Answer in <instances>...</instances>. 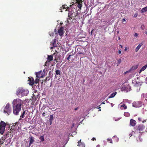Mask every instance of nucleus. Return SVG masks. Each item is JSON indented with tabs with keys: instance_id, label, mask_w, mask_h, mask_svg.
<instances>
[{
	"instance_id": "1",
	"label": "nucleus",
	"mask_w": 147,
	"mask_h": 147,
	"mask_svg": "<svg viewBox=\"0 0 147 147\" xmlns=\"http://www.w3.org/2000/svg\"><path fill=\"white\" fill-rule=\"evenodd\" d=\"M13 112L14 115H17L21 110V106L22 104V100L19 99H14L13 102Z\"/></svg>"
},
{
	"instance_id": "2",
	"label": "nucleus",
	"mask_w": 147,
	"mask_h": 147,
	"mask_svg": "<svg viewBox=\"0 0 147 147\" xmlns=\"http://www.w3.org/2000/svg\"><path fill=\"white\" fill-rule=\"evenodd\" d=\"M29 91L27 89L23 88H19L17 90L16 94L19 97H22L25 96H27L28 94Z\"/></svg>"
},
{
	"instance_id": "3",
	"label": "nucleus",
	"mask_w": 147,
	"mask_h": 147,
	"mask_svg": "<svg viewBox=\"0 0 147 147\" xmlns=\"http://www.w3.org/2000/svg\"><path fill=\"white\" fill-rule=\"evenodd\" d=\"M11 109L9 103L6 104L4 109V112L9 115L11 112Z\"/></svg>"
},
{
	"instance_id": "4",
	"label": "nucleus",
	"mask_w": 147,
	"mask_h": 147,
	"mask_svg": "<svg viewBox=\"0 0 147 147\" xmlns=\"http://www.w3.org/2000/svg\"><path fill=\"white\" fill-rule=\"evenodd\" d=\"M6 125L4 121H1L0 122V133L1 134H3L4 132Z\"/></svg>"
},
{
	"instance_id": "5",
	"label": "nucleus",
	"mask_w": 147,
	"mask_h": 147,
	"mask_svg": "<svg viewBox=\"0 0 147 147\" xmlns=\"http://www.w3.org/2000/svg\"><path fill=\"white\" fill-rule=\"evenodd\" d=\"M131 87L129 86H124L121 88V90L122 91H124L127 92L128 91H129Z\"/></svg>"
},
{
	"instance_id": "6",
	"label": "nucleus",
	"mask_w": 147,
	"mask_h": 147,
	"mask_svg": "<svg viewBox=\"0 0 147 147\" xmlns=\"http://www.w3.org/2000/svg\"><path fill=\"white\" fill-rule=\"evenodd\" d=\"M58 52L57 51H56L55 52L53 55V56L54 57H55L54 61H56V62H59V57L58 58L57 57V56L58 54Z\"/></svg>"
},
{
	"instance_id": "7",
	"label": "nucleus",
	"mask_w": 147,
	"mask_h": 147,
	"mask_svg": "<svg viewBox=\"0 0 147 147\" xmlns=\"http://www.w3.org/2000/svg\"><path fill=\"white\" fill-rule=\"evenodd\" d=\"M63 29V27H61L58 30V32L60 36H62L63 35L64 32Z\"/></svg>"
},
{
	"instance_id": "8",
	"label": "nucleus",
	"mask_w": 147,
	"mask_h": 147,
	"mask_svg": "<svg viewBox=\"0 0 147 147\" xmlns=\"http://www.w3.org/2000/svg\"><path fill=\"white\" fill-rule=\"evenodd\" d=\"M51 44L53 46V47L51 48V49L53 48V47H55L57 46V45L56 44V39H54L53 40L52 42H51Z\"/></svg>"
},
{
	"instance_id": "9",
	"label": "nucleus",
	"mask_w": 147,
	"mask_h": 147,
	"mask_svg": "<svg viewBox=\"0 0 147 147\" xmlns=\"http://www.w3.org/2000/svg\"><path fill=\"white\" fill-rule=\"evenodd\" d=\"M42 73L41 71H40L38 72H36V76L37 78L40 79L41 78L43 77Z\"/></svg>"
},
{
	"instance_id": "10",
	"label": "nucleus",
	"mask_w": 147,
	"mask_h": 147,
	"mask_svg": "<svg viewBox=\"0 0 147 147\" xmlns=\"http://www.w3.org/2000/svg\"><path fill=\"white\" fill-rule=\"evenodd\" d=\"M30 142L29 144V147H30L31 145L34 142V138L32 136H31L29 137Z\"/></svg>"
},
{
	"instance_id": "11",
	"label": "nucleus",
	"mask_w": 147,
	"mask_h": 147,
	"mask_svg": "<svg viewBox=\"0 0 147 147\" xmlns=\"http://www.w3.org/2000/svg\"><path fill=\"white\" fill-rule=\"evenodd\" d=\"M136 123V121L133 119H131L130 120V124L131 126H134Z\"/></svg>"
},
{
	"instance_id": "12",
	"label": "nucleus",
	"mask_w": 147,
	"mask_h": 147,
	"mask_svg": "<svg viewBox=\"0 0 147 147\" xmlns=\"http://www.w3.org/2000/svg\"><path fill=\"white\" fill-rule=\"evenodd\" d=\"M143 45V43L142 42H141L138 45V46L135 49V51L136 52H138L140 49V48Z\"/></svg>"
},
{
	"instance_id": "13",
	"label": "nucleus",
	"mask_w": 147,
	"mask_h": 147,
	"mask_svg": "<svg viewBox=\"0 0 147 147\" xmlns=\"http://www.w3.org/2000/svg\"><path fill=\"white\" fill-rule=\"evenodd\" d=\"M53 56L52 55H48L47 58V59L49 62H50L53 61Z\"/></svg>"
},
{
	"instance_id": "14",
	"label": "nucleus",
	"mask_w": 147,
	"mask_h": 147,
	"mask_svg": "<svg viewBox=\"0 0 147 147\" xmlns=\"http://www.w3.org/2000/svg\"><path fill=\"white\" fill-rule=\"evenodd\" d=\"M29 81V84L31 86L33 85L34 83V80L33 78H32L29 79L28 80Z\"/></svg>"
},
{
	"instance_id": "15",
	"label": "nucleus",
	"mask_w": 147,
	"mask_h": 147,
	"mask_svg": "<svg viewBox=\"0 0 147 147\" xmlns=\"http://www.w3.org/2000/svg\"><path fill=\"white\" fill-rule=\"evenodd\" d=\"M74 18L72 17H69L67 19V23L68 24H70L73 21Z\"/></svg>"
},
{
	"instance_id": "16",
	"label": "nucleus",
	"mask_w": 147,
	"mask_h": 147,
	"mask_svg": "<svg viewBox=\"0 0 147 147\" xmlns=\"http://www.w3.org/2000/svg\"><path fill=\"white\" fill-rule=\"evenodd\" d=\"M69 11L68 13L69 17H72L73 16L74 12L72 10L71 11Z\"/></svg>"
},
{
	"instance_id": "17",
	"label": "nucleus",
	"mask_w": 147,
	"mask_h": 147,
	"mask_svg": "<svg viewBox=\"0 0 147 147\" xmlns=\"http://www.w3.org/2000/svg\"><path fill=\"white\" fill-rule=\"evenodd\" d=\"M66 8H67V9H69V7H67L66 5H63L62 7H61V9H60V10H61L62 9H66Z\"/></svg>"
},
{
	"instance_id": "18",
	"label": "nucleus",
	"mask_w": 147,
	"mask_h": 147,
	"mask_svg": "<svg viewBox=\"0 0 147 147\" xmlns=\"http://www.w3.org/2000/svg\"><path fill=\"white\" fill-rule=\"evenodd\" d=\"M55 71L56 74L57 75H61V72L59 69H56Z\"/></svg>"
},
{
	"instance_id": "19",
	"label": "nucleus",
	"mask_w": 147,
	"mask_h": 147,
	"mask_svg": "<svg viewBox=\"0 0 147 147\" xmlns=\"http://www.w3.org/2000/svg\"><path fill=\"white\" fill-rule=\"evenodd\" d=\"M144 128V127L142 125H139L138 126V129L139 131H142Z\"/></svg>"
},
{
	"instance_id": "20",
	"label": "nucleus",
	"mask_w": 147,
	"mask_h": 147,
	"mask_svg": "<svg viewBox=\"0 0 147 147\" xmlns=\"http://www.w3.org/2000/svg\"><path fill=\"white\" fill-rule=\"evenodd\" d=\"M117 92H113V93H112L110 95V96H109V98H111L114 97L116 95V94H117Z\"/></svg>"
},
{
	"instance_id": "21",
	"label": "nucleus",
	"mask_w": 147,
	"mask_h": 147,
	"mask_svg": "<svg viewBox=\"0 0 147 147\" xmlns=\"http://www.w3.org/2000/svg\"><path fill=\"white\" fill-rule=\"evenodd\" d=\"M78 146H80V147H85V146L84 143H79L78 145Z\"/></svg>"
},
{
	"instance_id": "22",
	"label": "nucleus",
	"mask_w": 147,
	"mask_h": 147,
	"mask_svg": "<svg viewBox=\"0 0 147 147\" xmlns=\"http://www.w3.org/2000/svg\"><path fill=\"white\" fill-rule=\"evenodd\" d=\"M146 66L145 65V66H143L141 69H140L139 73H141L142 71H144V70L146 68Z\"/></svg>"
},
{
	"instance_id": "23",
	"label": "nucleus",
	"mask_w": 147,
	"mask_h": 147,
	"mask_svg": "<svg viewBox=\"0 0 147 147\" xmlns=\"http://www.w3.org/2000/svg\"><path fill=\"white\" fill-rule=\"evenodd\" d=\"M26 112V111H23V113L20 116V119H22L24 117V115Z\"/></svg>"
},
{
	"instance_id": "24",
	"label": "nucleus",
	"mask_w": 147,
	"mask_h": 147,
	"mask_svg": "<svg viewBox=\"0 0 147 147\" xmlns=\"http://www.w3.org/2000/svg\"><path fill=\"white\" fill-rule=\"evenodd\" d=\"M133 106L135 107H138V105L137 104V102H134L133 103Z\"/></svg>"
},
{
	"instance_id": "25",
	"label": "nucleus",
	"mask_w": 147,
	"mask_h": 147,
	"mask_svg": "<svg viewBox=\"0 0 147 147\" xmlns=\"http://www.w3.org/2000/svg\"><path fill=\"white\" fill-rule=\"evenodd\" d=\"M142 12H145L147 11V7L143 8L142 9Z\"/></svg>"
},
{
	"instance_id": "26",
	"label": "nucleus",
	"mask_w": 147,
	"mask_h": 147,
	"mask_svg": "<svg viewBox=\"0 0 147 147\" xmlns=\"http://www.w3.org/2000/svg\"><path fill=\"white\" fill-rule=\"evenodd\" d=\"M39 139L40 140L41 142H43L44 140V137L43 136H40Z\"/></svg>"
},
{
	"instance_id": "27",
	"label": "nucleus",
	"mask_w": 147,
	"mask_h": 147,
	"mask_svg": "<svg viewBox=\"0 0 147 147\" xmlns=\"http://www.w3.org/2000/svg\"><path fill=\"white\" fill-rule=\"evenodd\" d=\"M53 118V115H51L50 116L49 121H52Z\"/></svg>"
},
{
	"instance_id": "28",
	"label": "nucleus",
	"mask_w": 147,
	"mask_h": 147,
	"mask_svg": "<svg viewBox=\"0 0 147 147\" xmlns=\"http://www.w3.org/2000/svg\"><path fill=\"white\" fill-rule=\"evenodd\" d=\"M38 78H36L35 79V80L34 81V83L37 84V83H38L39 80Z\"/></svg>"
},
{
	"instance_id": "29",
	"label": "nucleus",
	"mask_w": 147,
	"mask_h": 147,
	"mask_svg": "<svg viewBox=\"0 0 147 147\" xmlns=\"http://www.w3.org/2000/svg\"><path fill=\"white\" fill-rule=\"evenodd\" d=\"M121 107H123L124 109H126L127 108V107L125 104H123L121 105Z\"/></svg>"
},
{
	"instance_id": "30",
	"label": "nucleus",
	"mask_w": 147,
	"mask_h": 147,
	"mask_svg": "<svg viewBox=\"0 0 147 147\" xmlns=\"http://www.w3.org/2000/svg\"><path fill=\"white\" fill-rule=\"evenodd\" d=\"M107 140L109 142L111 143H113V141L112 139L111 138H108L107 139Z\"/></svg>"
},
{
	"instance_id": "31",
	"label": "nucleus",
	"mask_w": 147,
	"mask_h": 147,
	"mask_svg": "<svg viewBox=\"0 0 147 147\" xmlns=\"http://www.w3.org/2000/svg\"><path fill=\"white\" fill-rule=\"evenodd\" d=\"M82 5L80 3H79L78 5V7L80 9H81V8L82 7Z\"/></svg>"
},
{
	"instance_id": "32",
	"label": "nucleus",
	"mask_w": 147,
	"mask_h": 147,
	"mask_svg": "<svg viewBox=\"0 0 147 147\" xmlns=\"http://www.w3.org/2000/svg\"><path fill=\"white\" fill-rule=\"evenodd\" d=\"M144 27H145V26H144V24H142V25L141 26V27H140L141 28V29L142 30H144Z\"/></svg>"
},
{
	"instance_id": "33",
	"label": "nucleus",
	"mask_w": 147,
	"mask_h": 147,
	"mask_svg": "<svg viewBox=\"0 0 147 147\" xmlns=\"http://www.w3.org/2000/svg\"><path fill=\"white\" fill-rule=\"evenodd\" d=\"M121 59H120L118 61V62H117L118 65L120 63H121Z\"/></svg>"
},
{
	"instance_id": "34",
	"label": "nucleus",
	"mask_w": 147,
	"mask_h": 147,
	"mask_svg": "<svg viewBox=\"0 0 147 147\" xmlns=\"http://www.w3.org/2000/svg\"><path fill=\"white\" fill-rule=\"evenodd\" d=\"M78 14V11H76V13H74V16H73L74 17H76Z\"/></svg>"
},
{
	"instance_id": "35",
	"label": "nucleus",
	"mask_w": 147,
	"mask_h": 147,
	"mask_svg": "<svg viewBox=\"0 0 147 147\" xmlns=\"http://www.w3.org/2000/svg\"><path fill=\"white\" fill-rule=\"evenodd\" d=\"M114 137V138H116L117 141H118V140H119V139H118V138H117V136H114V137Z\"/></svg>"
},
{
	"instance_id": "36",
	"label": "nucleus",
	"mask_w": 147,
	"mask_h": 147,
	"mask_svg": "<svg viewBox=\"0 0 147 147\" xmlns=\"http://www.w3.org/2000/svg\"><path fill=\"white\" fill-rule=\"evenodd\" d=\"M138 36V34L137 33H135L134 34V36L135 37H137Z\"/></svg>"
},
{
	"instance_id": "37",
	"label": "nucleus",
	"mask_w": 147,
	"mask_h": 147,
	"mask_svg": "<svg viewBox=\"0 0 147 147\" xmlns=\"http://www.w3.org/2000/svg\"><path fill=\"white\" fill-rule=\"evenodd\" d=\"M71 56V55H69V56H68V57H67V60L69 59L70 57Z\"/></svg>"
},
{
	"instance_id": "38",
	"label": "nucleus",
	"mask_w": 147,
	"mask_h": 147,
	"mask_svg": "<svg viewBox=\"0 0 147 147\" xmlns=\"http://www.w3.org/2000/svg\"><path fill=\"white\" fill-rule=\"evenodd\" d=\"M81 140H80L78 142V143H84L83 142H81Z\"/></svg>"
},
{
	"instance_id": "39",
	"label": "nucleus",
	"mask_w": 147,
	"mask_h": 147,
	"mask_svg": "<svg viewBox=\"0 0 147 147\" xmlns=\"http://www.w3.org/2000/svg\"><path fill=\"white\" fill-rule=\"evenodd\" d=\"M4 143V142L2 141V142L1 141H0V144L1 145L3 143Z\"/></svg>"
},
{
	"instance_id": "40",
	"label": "nucleus",
	"mask_w": 147,
	"mask_h": 147,
	"mask_svg": "<svg viewBox=\"0 0 147 147\" xmlns=\"http://www.w3.org/2000/svg\"><path fill=\"white\" fill-rule=\"evenodd\" d=\"M93 30H94V29H93L90 32V34L91 35H92V32H93Z\"/></svg>"
},
{
	"instance_id": "41",
	"label": "nucleus",
	"mask_w": 147,
	"mask_h": 147,
	"mask_svg": "<svg viewBox=\"0 0 147 147\" xmlns=\"http://www.w3.org/2000/svg\"><path fill=\"white\" fill-rule=\"evenodd\" d=\"M133 68H134V69H136L137 68V67H132L131 68V69H132Z\"/></svg>"
},
{
	"instance_id": "42",
	"label": "nucleus",
	"mask_w": 147,
	"mask_h": 147,
	"mask_svg": "<svg viewBox=\"0 0 147 147\" xmlns=\"http://www.w3.org/2000/svg\"><path fill=\"white\" fill-rule=\"evenodd\" d=\"M45 112H43L42 114V115L43 116V117H45Z\"/></svg>"
},
{
	"instance_id": "43",
	"label": "nucleus",
	"mask_w": 147,
	"mask_h": 147,
	"mask_svg": "<svg viewBox=\"0 0 147 147\" xmlns=\"http://www.w3.org/2000/svg\"><path fill=\"white\" fill-rule=\"evenodd\" d=\"M138 120L140 121H141V118H140V117H138Z\"/></svg>"
},
{
	"instance_id": "44",
	"label": "nucleus",
	"mask_w": 147,
	"mask_h": 147,
	"mask_svg": "<svg viewBox=\"0 0 147 147\" xmlns=\"http://www.w3.org/2000/svg\"><path fill=\"white\" fill-rule=\"evenodd\" d=\"M92 140L93 141L95 140H96V138H92Z\"/></svg>"
},
{
	"instance_id": "45",
	"label": "nucleus",
	"mask_w": 147,
	"mask_h": 147,
	"mask_svg": "<svg viewBox=\"0 0 147 147\" xmlns=\"http://www.w3.org/2000/svg\"><path fill=\"white\" fill-rule=\"evenodd\" d=\"M137 16H138V14H135V15H134V17H137Z\"/></svg>"
},
{
	"instance_id": "46",
	"label": "nucleus",
	"mask_w": 147,
	"mask_h": 147,
	"mask_svg": "<svg viewBox=\"0 0 147 147\" xmlns=\"http://www.w3.org/2000/svg\"><path fill=\"white\" fill-rule=\"evenodd\" d=\"M118 53L119 54H120L121 53V51L120 50H119L118 51Z\"/></svg>"
},
{
	"instance_id": "47",
	"label": "nucleus",
	"mask_w": 147,
	"mask_h": 147,
	"mask_svg": "<svg viewBox=\"0 0 147 147\" xmlns=\"http://www.w3.org/2000/svg\"><path fill=\"white\" fill-rule=\"evenodd\" d=\"M127 50V47H125V49H124V50L125 51H126Z\"/></svg>"
},
{
	"instance_id": "48",
	"label": "nucleus",
	"mask_w": 147,
	"mask_h": 147,
	"mask_svg": "<svg viewBox=\"0 0 147 147\" xmlns=\"http://www.w3.org/2000/svg\"><path fill=\"white\" fill-rule=\"evenodd\" d=\"M122 21H123V22H125L126 21V20L124 18H123V19H122Z\"/></svg>"
},
{
	"instance_id": "49",
	"label": "nucleus",
	"mask_w": 147,
	"mask_h": 147,
	"mask_svg": "<svg viewBox=\"0 0 147 147\" xmlns=\"http://www.w3.org/2000/svg\"><path fill=\"white\" fill-rule=\"evenodd\" d=\"M100 108H101V107H100V106H98L97 107V109H100Z\"/></svg>"
},
{
	"instance_id": "50",
	"label": "nucleus",
	"mask_w": 147,
	"mask_h": 147,
	"mask_svg": "<svg viewBox=\"0 0 147 147\" xmlns=\"http://www.w3.org/2000/svg\"><path fill=\"white\" fill-rule=\"evenodd\" d=\"M52 121H49L50 125H51L52 124Z\"/></svg>"
},
{
	"instance_id": "51",
	"label": "nucleus",
	"mask_w": 147,
	"mask_h": 147,
	"mask_svg": "<svg viewBox=\"0 0 147 147\" xmlns=\"http://www.w3.org/2000/svg\"><path fill=\"white\" fill-rule=\"evenodd\" d=\"M119 46H120V47H121V48H123V46H122L121 45H119Z\"/></svg>"
},
{
	"instance_id": "52",
	"label": "nucleus",
	"mask_w": 147,
	"mask_h": 147,
	"mask_svg": "<svg viewBox=\"0 0 147 147\" xmlns=\"http://www.w3.org/2000/svg\"><path fill=\"white\" fill-rule=\"evenodd\" d=\"M48 63L47 61H46V62H45V66H47V63Z\"/></svg>"
},
{
	"instance_id": "53",
	"label": "nucleus",
	"mask_w": 147,
	"mask_h": 147,
	"mask_svg": "<svg viewBox=\"0 0 147 147\" xmlns=\"http://www.w3.org/2000/svg\"><path fill=\"white\" fill-rule=\"evenodd\" d=\"M102 104H105V103L104 102H103L101 104V105Z\"/></svg>"
},
{
	"instance_id": "54",
	"label": "nucleus",
	"mask_w": 147,
	"mask_h": 147,
	"mask_svg": "<svg viewBox=\"0 0 147 147\" xmlns=\"http://www.w3.org/2000/svg\"><path fill=\"white\" fill-rule=\"evenodd\" d=\"M47 78H46V79H45V82H46V81H47Z\"/></svg>"
},
{
	"instance_id": "55",
	"label": "nucleus",
	"mask_w": 147,
	"mask_h": 147,
	"mask_svg": "<svg viewBox=\"0 0 147 147\" xmlns=\"http://www.w3.org/2000/svg\"><path fill=\"white\" fill-rule=\"evenodd\" d=\"M128 72V71H126L125 72V74H126V73H127Z\"/></svg>"
},
{
	"instance_id": "56",
	"label": "nucleus",
	"mask_w": 147,
	"mask_h": 147,
	"mask_svg": "<svg viewBox=\"0 0 147 147\" xmlns=\"http://www.w3.org/2000/svg\"><path fill=\"white\" fill-rule=\"evenodd\" d=\"M77 109H78V108H75L74 109L75 111H76Z\"/></svg>"
},
{
	"instance_id": "57",
	"label": "nucleus",
	"mask_w": 147,
	"mask_h": 147,
	"mask_svg": "<svg viewBox=\"0 0 147 147\" xmlns=\"http://www.w3.org/2000/svg\"><path fill=\"white\" fill-rule=\"evenodd\" d=\"M145 33L146 34H147V31L146 30V31Z\"/></svg>"
},
{
	"instance_id": "58",
	"label": "nucleus",
	"mask_w": 147,
	"mask_h": 147,
	"mask_svg": "<svg viewBox=\"0 0 147 147\" xmlns=\"http://www.w3.org/2000/svg\"><path fill=\"white\" fill-rule=\"evenodd\" d=\"M146 67H147V64L145 65Z\"/></svg>"
},
{
	"instance_id": "59",
	"label": "nucleus",
	"mask_w": 147,
	"mask_h": 147,
	"mask_svg": "<svg viewBox=\"0 0 147 147\" xmlns=\"http://www.w3.org/2000/svg\"><path fill=\"white\" fill-rule=\"evenodd\" d=\"M104 26V25H103L102 26Z\"/></svg>"
},
{
	"instance_id": "60",
	"label": "nucleus",
	"mask_w": 147,
	"mask_h": 147,
	"mask_svg": "<svg viewBox=\"0 0 147 147\" xmlns=\"http://www.w3.org/2000/svg\"><path fill=\"white\" fill-rule=\"evenodd\" d=\"M61 12H62V11H61Z\"/></svg>"
}]
</instances>
